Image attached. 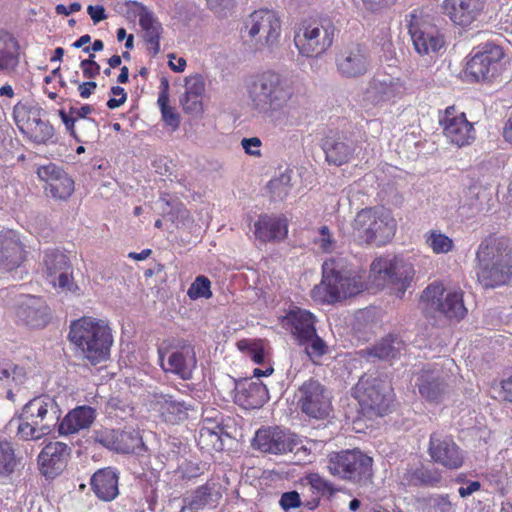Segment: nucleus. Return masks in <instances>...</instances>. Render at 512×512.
<instances>
[{
    "mask_svg": "<svg viewBox=\"0 0 512 512\" xmlns=\"http://www.w3.org/2000/svg\"><path fill=\"white\" fill-rule=\"evenodd\" d=\"M427 451L434 463L448 470H458L465 463L464 450L452 435L441 431L430 434Z\"/></svg>",
    "mask_w": 512,
    "mask_h": 512,
    "instance_id": "dca6fc26",
    "label": "nucleus"
},
{
    "mask_svg": "<svg viewBox=\"0 0 512 512\" xmlns=\"http://www.w3.org/2000/svg\"><path fill=\"white\" fill-rule=\"evenodd\" d=\"M498 393L501 400L512 403V368L501 378Z\"/></svg>",
    "mask_w": 512,
    "mask_h": 512,
    "instance_id": "13d9d810",
    "label": "nucleus"
},
{
    "mask_svg": "<svg viewBox=\"0 0 512 512\" xmlns=\"http://www.w3.org/2000/svg\"><path fill=\"white\" fill-rule=\"evenodd\" d=\"M80 68L83 76L87 79H94L100 74V65L95 60H82Z\"/></svg>",
    "mask_w": 512,
    "mask_h": 512,
    "instance_id": "69168bd1",
    "label": "nucleus"
},
{
    "mask_svg": "<svg viewBox=\"0 0 512 512\" xmlns=\"http://www.w3.org/2000/svg\"><path fill=\"white\" fill-rule=\"evenodd\" d=\"M488 5V0H443L440 7L455 27L469 30L484 18Z\"/></svg>",
    "mask_w": 512,
    "mask_h": 512,
    "instance_id": "2eb2a0df",
    "label": "nucleus"
},
{
    "mask_svg": "<svg viewBox=\"0 0 512 512\" xmlns=\"http://www.w3.org/2000/svg\"><path fill=\"white\" fill-rule=\"evenodd\" d=\"M281 20L277 13L269 9L253 11L244 22L247 37L259 47L273 48L279 44Z\"/></svg>",
    "mask_w": 512,
    "mask_h": 512,
    "instance_id": "4468645a",
    "label": "nucleus"
},
{
    "mask_svg": "<svg viewBox=\"0 0 512 512\" xmlns=\"http://www.w3.org/2000/svg\"><path fill=\"white\" fill-rule=\"evenodd\" d=\"M408 33L415 51L421 55H435L445 45V37L433 23V18L422 9L409 14Z\"/></svg>",
    "mask_w": 512,
    "mask_h": 512,
    "instance_id": "9b49d317",
    "label": "nucleus"
},
{
    "mask_svg": "<svg viewBox=\"0 0 512 512\" xmlns=\"http://www.w3.org/2000/svg\"><path fill=\"white\" fill-rule=\"evenodd\" d=\"M126 7L139 17V25L144 31L148 52L156 56L160 52V38L163 32L161 23L145 5L136 0L126 2Z\"/></svg>",
    "mask_w": 512,
    "mask_h": 512,
    "instance_id": "b1692460",
    "label": "nucleus"
},
{
    "mask_svg": "<svg viewBox=\"0 0 512 512\" xmlns=\"http://www.w3.org/2000/svg\"><path fill=\"white\" fill-rule=\"evenodd\" d=\"M95 410L87 405L77 406L70 410L58 423V433L61 436L76 434L88 429L95 420Z\"/></svg>",
    "mask_w": 512,
    "mask_h": 512,
    "instance_id": "2f4dec72",
    "label": "nucleus"
},
{
    "mask_svg": "<svg viewBox=\"0 0 512 512\" xmlns=\"http://www.w3.org/2000/svg\"><path fill=\"white\" fill-rule=\"evenodd\" d=\"M110 92L115 97H112L107 101L106 105L109 109H116L126 102L127 93L125 92L124 88L120 86H113L111 87Z\"/></svg>",
    "mask_w": 512,
    "mask_h": 512,
    "instance_id": "680f3d73",
    "label": "nucleus"
},
{
    "mask_svg": "<svg viewBox=\"0 0 512 512\" xmlns=\"http://www.w3.org/2000/svg\"><path fill=\"white\" fill-rule=\"evenodd\" d=\"M297 403L304 414L315 419L326 418L331 410L325 387L313 378L306 380L298 388Z\"/></svg>",
    "mask_w": 512,
    "mask_h": 512,
    "instance_id": "6ab92c4d",
    "label": "nucleus"
},
{
    "mask_svg": "<svg viewBox=\"0 0 512 512\" xmlns=\"http://www.w3.org/2000/svg\"><path fill=\"white\" fill-rule=\"evenodd\" d=\"M337 71L346 78H356L367 73L369 54L362 44L347 46L336 57Z\"/></svg>",
    "mask_w": 512,
    "mask_h": 512,
    "instance_id": "393cba45",
    "label": "nucleus"
},
{
    "mask_svg": "<svg viewBox=\"0 0 512 512\" xmlns=\"http://www.w3.org/2000/svg\"><path fill=\"white\" fill-rule=\"evenodd\" d=\"M29 255L19 232L6 229L0 231V270L12 272L20 268Z\"/></svg>",
    "mask_w": 512,
    "mask_h": 512,
    "instance_id": "412c9836",
    "label": "nucleus"
},
{
    "mask_svg": "<svg viewBox=\"0 0 512 512\" xmlns=\"http://www.w3.org/2000/svg\"><path fill=\"white\" fill-rule=\"evenodd\" d=\"M293 96L294 91L287 80L272 70L258 74L249 88L253 107L271 116L283 112Z\"/></svg>",
    "mask_w": 512,
    "mask_h": 512,
    "instance_id": "423d86ee",
    "label": "nucleus"
},
{
    "mask_svg": "<svg viewBox=\"0 0 512 512\" xmlns=\"http://www.w3.org/2000/svg\"><path fill=\"white\" fill-rule=\"evenodd\" d=\"M504 58V50L499 45L489 42L482 44L471 52L466 73L476 82L492 81L504 71Z\"/></svg>",
    "mask_w": 512,
    "mask_h": 512,
    "instance_id": "f8f14e48",
    "label": "nucleus"
},
{
    "mask_svg": "<svg viewBox=\"0 0 512 512\" xmlns=\"http://www.w3.org/2000/svg\"><path fill=\"white\" fill-rule=\"evenodd\" d=\"M237 397V401L245 409L260 408L265 403L264 388L255 384L243 389Z\"/></svg>",
    "mask_w": 512,
    "mask_h": 512,
    "instance_id": "49530a36",
    "label": "nucleus"
},
{
    "mask_svg": "<svg viewBox=\"0 0 512 512\" xmlns=\"http://www.w3.org/2000/svg\"><path fill=\"white\" fill-rule=\"evenodd\" d=\"M336 31L335 23L330 17H311L297 25L293 41L299 55L317 58L332 47Z\"/></svg>",
    "mask_w": 512,
    "mask_h": 512,
    "instance_id": "6e6552de",
    "label": "nucleus"
},
{
    "mask_svg": "<svg viewBox=\"0 0 512 512\" xmlns=\"http://www.w3.org/2000/svg\"><path fill=\"white\" fill-rule=\"evenodd\" d=\"M444 286L440 282H434L428 285L421 295V300L431 308L440 311L445 317L454 320H461L467 314L464 306L463 293L460 290H454L444 295Z\"/></svg>",
    "mask_w": 512,
    "mask_h": 512,
    "instance_id": "f3484780",
    "label": "nucleus"
},
{
    "mask_svg": "<svg viewBox=\"0 0 512 512\" xmlns=\"http://www.w3.org/2000/svg\"><path fill=\"white\" fill-rule=\"evenodd\" d=\"M17 465L14 449L11 443L0 441V474L10 475Z\"/></svg>",
    "mask_w": 512,
    "mask_h": 512,
    "instance_id": "3c124183",
    "label": "nucleus"
},
{
    "mask_svg": "<svg viewBox=\"0 0 512 512\" xmlns=\"http://www.w3.org/2000/svg\"><path fill=\"white\" fill-rule=\"evenodd\" d=\"M10 377L15 382H22V380L25 378L24 369L18 366H13L12 369L0 368V381L7 380Z\"/></svg>",
    "mask_w": 512,
    "mask_h": 512,
    "instance_id": "338daca9",
    "label": "nucleus"
},
{
    "mask_svg": "<svg viewBox=\"0 0 512 512\" xmlns=\"http://www.w3.org/2000/svg\"><path fill=\"white\" fill-rule=\"evenodd\" d=\"M202 97L184 93L181 99L183 110L190 114H200L203 111Z\"/></svg>",
    "mask_w": 512,
    "mask_h": 512,
    "instance_id": "5fc2aeb1",
    "label": "nucleus"
},
{
    "mask_svg": "<svg viewBox=\"0 0 512 512\" xmlns=\"http://www.w3.org/2000/svg\"><path fill=\"white\" fill-rule=\"evenodd\" d=\"M352 234L359 244L382 247L394 238L397 221L393 212L384 206L359 210L352 223Z\"/></svg>",
    "mask_w": 512,
    "mask_h": 512,
    "instance_id": "20e7f679",
    "label": "nucleus"
},
{
    "mask_svg": "<svg viewBox=\"0 0 512 512\" xmlns=\"http://www.w3.org/2000/svg\"><path fill=\"white\" fill-rule=\"evenodd\" d=\"M363 8L372 14H381L392 8L398 0H361Z\"/></svg>",
    "mask_w": 512,
    "mask_h": 512,
    "instance_id": "6e6d98bb",
    "label": "nucleus"
},
{
    "mask_svg": "<svg viewBox=\"0 0 512 512\" xmlns=\"http://www.w3.org/2000/svg\"><path fill=\"white\" fill-rule=\"evenodd\" d=\"M208 7L218 16H226L227 11L233 9L234 0H206Z\"/></svg>",
    "mask_w": 512,
    "mask_h": 512,
    "instance_id": "052dcab7",
    "label": "nucleus"
},
{
    "mask_svg": "<svg viewBox=\"0 0 512 512\" xmlns=\"http://www.w3.org/2000/svg\"><path fill=\"white\" fill-rule=\"evenodd\" d=\"M37 175L45 183L44 190L47 195L55 200H68L74 193V180L54 163L39 167Z\"/></svg>",
    "mask_w": 512,
    "mask_h": 512,
    "instance_id": "4be33fe9",
    "label": "nucleus"
},
{
    "mask_svg": "<svg viewBox=\"0 0 512 512\" xmlns=\"http://www.w3.org/2000/svg\"><path fill=\"white\" fill-rule=\"evenodd\" d=\"M43 265L47 280L57 276V274L65 270H71L69 257L56 249L45 251Z\"/></svg>",
    "mask_w": 512,
    "mask_h": 512,
    "instance_id": "a19ab883",
    "label": "nucleus"
},
{
    "mask_svg": "<svg viewBox=\"0 0 512 512\" xmlns=\"http://www.w3.org/2000/svg\"><path fill=\"white\" fill-rule=\"evenodd\" d=\"M221 499V485L214 480H208L186 494L181 512L186 509L192 512L211 511L219 505Z\"/></svg>",
    "mask_w": 512,
    "mask_h": 512,
    "instance_id": "a878e982",
    "label": "nucleus"
},
{
    "mask_svg": "<svg viewBox=\"0 0 512 512\" xmlns=\"http://www.w3.org/2000/svg\"><path fill=\"white\" fill-rule=\"evenodd\" d=\"M48 281L54 288H58L61 292L75 295L80 294V287L75 283L71 270H65Z\"/></svg>",
    "mask_w": 512,
    "mask_h": 512,
    "instance_id": "8fccbe9b",
    "label": "nucleus"
},
{
    "mask_svg": "<svg viewBox=\"0 0 512 512\" xmlns=\"http://www.w3.org/2000/svg\"><path fill=\"white\" fill-rule=\"evenodd\" d=\"M241 144L247 154L253 156L261 155L259 149L261 146V140L258 137L243 138Z\"/></svg>",
    "mask_w": 512,
    "mask_h": 512,
    "instance_id": "774afa93",
    "label": "nucleus"
},
{
    "mask_svg": "<svg viewBox=\"0 0 512 512\" xmlns=\"http://www.w3.org/2000/svg\"><path fill=\"white\" fill-rule=\"evenodd\" d=\"M90 484L95 496L102 501H112L119 494V474L114 468L97 470L92 475Z\"/></svg>",
    "mask_w": 512,
    "mask_h": 512,
    "instance_id": "7c9ffc66",
    "label": "nucleus"
},
{
    "mask_svg": "<svg viewBox=\"0 0 512 512\" xmlns=\"http://www.w3.org/2000/svg\"><path fill=\"white\" fill-rule=\"evenodd\" d=\"M196 364L197 359L193 348L186 346L169 355L166 371L179 376L183 380H190Z\"/></svg>",
    "mask_w": 512,
    "mask_h": 512,
    "instance_id": "c9c22d12",
    "label": "nucleus"
},
{
    "mask_svg": "<svg viewBox=\"0 0 512 512\" xmlns=\"http://www.w3.org/2000/svg\"><path fill=\"white\" fill-rule=\"evenodd\" d=\"M61 414L60 406L54 398L47 395L34 397L22 408L17 436L27 441L49 435L58 428Z\"/></svg>",
    "mask_w": 512,
    "mask_h": 512,
    "instance_id": "39448f33",
    "label": "nucleus"
},
{
    "mask_svg": "<svg viewBox=\"0 0 512 512\" xmlns=\"http://www.w3.org/2000/svg\"><path fill=\"white\" fill-rule=\"evenodd\" d=\"M69 455L67 444L58 441L48 443L38 455L41 474L47 479H55L66 467Z\"/></svg>",
    "mask_w": 512,
    "mask_h": 512,
    "instance_id": "bb28decb",
    "label": "nucleus"
},
{
    "mask_svg": "<svg viewBox=\"0 0 512 512\" xmlns=\"http://www.w3.org/2000/svg\"><path fill=\"white\" fill-rule=\"evenodd\" d=\"M283 326L289 331L296 344L306 341L317 332L314 315L300 308L292 309L286 314Z\"/></svg>",
    "mask_w": 512,
    "mask_h": 512,
    "instance_id": "cd10ccee",
    "label": "nucleus"
},
{
    "mask_svg": "<svg viewBox=\"0 0 512 512\" xmlns=\"http://www.w3.org/2000/svg\"><path fill=\"white\" fill-rule=\"evenodd\" d=\"M376 44L380 48L379 52L385 60L395 58L396 51L392 41L391 28L385 26L380 30V35L376 37Z\"/></svg>",
    "mask_w": 512,
    "mask_h": 512,
    "instance_id": "864d4df0",
    "label": "nucleus"
},
{
    "mask_svg": "<svg viewBox=\"0 0 512 512\" xmlns=\"http://www.w3.org/2000/svg\"><path fill=\"white\" fill-rule=\"evenodd\" d=\"M324 151L328 163L341 166L353 158L355 147L353 142L335 141L330 145L326 143Z\"/></svg>",
    "mask_w": 512,
    "mask_h": 512,
    "instance_id": "79ce46f5",
    "label": "nucleus"
},
{
    "mask_svg": "<svg viewBox=\"0 0 512 512\" xmlns=\"http://www.w3.org/2000/svg\"><path fill=\"white\" fill-rule=\"evenodd\" d=\"M227 435L222 425L211 423L203 425L199 430L197 444L201 450L208 453L222 451L224 449L223 436Z\"/></svg>",
    "mask_w": 512,
    "mask_h": 512,
    "instance_id": "58836bf2",
    "label": "nucleus"
},
{
    "mask_svg": "<svg viewBox=\"0 0 512 512\" xmlns=\"http://www.w3.org/2000/svg\"><path fill=\"white\" fill-rule=\"evenodd\" d=\"M68 339L92 365L106 361L110 356L113 335L107 320L91 316L73 320Z\"/></svg>",
    "mask_w": 512,
    "mask_h": 512,
    "instance_id": "7ed1b4c3",
    "label": "nucleus"
},
{
    "mask_svg": "<svg viewBox=\"0 0 512 512\" xmlns=\"http://www.w3.org/2000/svg\"><path fill=\"white\" fill-rule=\"evenodd\" d=\"M364 416L384 417L394 410L395 393L392 384L380 375L365 374L360 377L353 389Z\"/></svg>",
    "mask_w": 512,
    "mask_h": 512,
    "instance_id": "0eeeda50",
    "label": "nucleus"
},
{
    "mask_svg": "<svg viewBox=\"0 0 512 512\" xmlns=\"http://www.w3.org/2000/svg\"><path fill=\"white\" fill-rule=\"evenodd\" d=\"M369 287L366 270L352 265L341 256L331 257L322 265V279L311 291L319 303L334 304L354 297Z\"/></svg>",
    "mask_w": 512,
    "mask_h": 512,
    "instance_id": "f257e3e1",
    "label": "nucleus"
},
{
    "mask_svg": "<svg viewBox=\"0 0 512 512\" xmlns=\"http://www.w3.org/2000/svg\"><path fill=\"white\" fill-rule=\"evenodd\" d=\"M21 60V47L13 34L0 30V73L12 75L17 72Z\"/></svg>",
    "mask_w": 512,
    "mask_h": 512,
    "instance_id": "473e14b6",
    "label": "nucleus"
},
{
    "mask_svg": "<svg viewBox=\"0 0 512 512\" xmlns=\"http://www.w3.org/2000/svg\"><path fill=\"white\" fill-rule=\"evenodd\" d=\"M239 351L245 353L256 364H263L265 361V349L261 339H241L236 344Z\"/></svg>",
    "mask_w": 512,
    "mask_h": 512,
    "instance_id": "de8ad7c7",
    "label": "nucleus"
},
{
    "mask_svg": "<svg viewBox=\"0 0 512 512\" xmlns=\"http://www.w3.org/2000/svg\"><path fill=\"white\" fill-rule=\"evenodd\" d=\"M301 444L299 437L288 429L279 426L258 429L252 440V446L269 454H286Z\"/></svg>",
    "mask_w": 512,
    "mask_h": 512,
    "instance_id": "a211bd4d",
    "label": "nucleus"
},
{
    "mask_svg": "<svg viewBox=\"0 0 512 512\" xmlns=\"http://www.w3.org/2000/svg\"><path fill=\"white\" fill-rule=\"evenodd\" d=\"M414 274L413 266L397 256H380L370 265V277L377 285L390 286L399 297L410 287Z\"/></svg>",
    "mask_w": 512,
    "mask_h": 512,
    "instance_id": "9d476101",
    "label": "nucleus"
},
{
    "mask_svg": "<svg viewBox=\"0 0 512 512\" xmlns=\"http://www.w3.org/2000/svg\"><path fill=\"white\" fill-rule=\"evenodd\" d=\"M43 109L33 102H18L13 107V119L20 132L37 144H44L54 136L49 121L42 120Z\"/></svg>",
    "mask_w": 512,
    "mask_h": 512,
    "instance_id": "ddd939ff",
    "label": "nucleus"
},
{
    "mask_svg": "<svg viewBox=\"0 0 512 512\" xmlns=\"http://www.w3.org/2000/svg\"><path fill=\"white\" fill-rule=\"evenodd\" d=\"M187 296L191 300L200 298L209 299L212 297L211 281L204 275H199L192 282L187 290Z\"/></svg>",
    "mask_w": 512,
    "mask_h": 512,
    "instance_id": "603ef678",
    "label": "nucleus"
},
{
    "mask_svg": "<svg viewBox=\"0 0 512 512\" xmlns=\"http://www.w3.org/2000/svg\"><path fill=\"white\" fill-rule=\"evenodd\" d=\"M426 244L435 254H446L453 249V240L437 230H431L425 235Z\"/></svg>",
    "mask_w": 512,
    "mask_h": 512,
    "instance_id": "09e8293b",
    "label": "nucleus"
},
{
    "mask_svg": "<svg viewBox=\"0 0 512 512\" xmlns=\"http://www.w3.org/2000/svg\"><path fill=\"white\" fill-rule=\"evenodd\" d=\"M18 324L29 328H43L50 320V308L41 297L25 295L15 307Z\"/></svg>",
    "mask_w": 512,
    "mask_h": 512,
    "instance_id": "5701e85b",
    "label": "nucleus"
},
{
    "mask_svg": "<svg viewBox=\"0 0 512 512\" xmlns=\"http://www.w3.org/2000/svg\"><path fill=\"white\" fill-rule=\"evenodd\" d=\"M153 409L159 413L161 419L170 424H178L188 418V406L183 401H177L170 395H155Z\"/></svg>",
    "mask_w": 512,
    "mask_h": 512,
    "instance_id": "f704fd0d",
    "label": "nucleus"
},
{
    "mask_svg": "<svg viewBox=\"0 0 512 512\" xmlns=\"http://www.w3.org/2000/svg\"><path fill=\"white\" fill-rule=\"evenodd\" d=\"M442 476L435 468L420 465L406 469L401 477V484L415 487H435L441 482Z\"/></svg>",
    "mask_w": 512,
    "mask_h": 512,
    "instance_id": "e433bc0d",
    "label": "nucleus"
},
{
    "mask_svg": "<svg viewBox=\"0 0 512 512\" xmlns=\"http://www.w3.org/2000/svg\"><path fill=\"white\" fill-rule=\"evenodd\" d=\"M320 238L318 240L319 247L324 252H331L334 249V240L331 236V233L329 231V228L327 226H322L319 229Z\"/></svg>",
    "mask_w": 512,
    "mask_h": 512,
    "instance_id": "0e129e2a",
    "label": "nucleus"
},
{
    "mask_svg": "<svg viewBox=\"0 0 512 512\" xmlns=\"http://www.w3.org/2000/svg\"><path fill=\"white\" fill-rule=\"evenodd\" d=\"M301 504V498L297 491L283 493L279 501V505L284 511L299 508Z\"/></svg>",
    "mask_w": 512,
    "mask_h": 512,
    "instance_id": "bf43d9fd",
    "label": "nucleus"
},
{
    "mask_svg": "<svg viewBox=\"0 0 512 512\" xmlns=\"http://www.w3.org/2000/svg\"><path fill=\"white\" fill-rule=\"evenodd\" d=\"M430 504L434 512H453V505L448 495H437L430 498Z\"/></svg>",
    "mask_w": 512,
    "mask_h": 512,
    "instance_id": "e2e57ef3",
    "label": "nucleus"
},
{
    "mask_svg": "<svg viewBox=\"0 0 512 512\" xmlns=\"http://www.w3.org/2000/svg\"><path fill=\"white\" fill-rule=\"evenodd\" d=\"M287 234L288 221L282 215L261 214L254 223V236L261 243L283 240Z\"/></svg>",
    "mask_w": 512,
    "mask_h": 512,
    "instance_id": "c756f323",
    "label": "nucleus"
},
{
    "mask_svg": "<svg viewBox=\"0 0 512 512\" xmlns=\"http://www.w3.org/2000/svg\"><path fill=\"white\" fill-rule=\"evenodd\" d=\"M307 484L314 494L321 497L332 499L340 491L330 480L321 476L319 473H309L305 477Z\"/></svg>",
    "mask_w": 512,
    "mask_h": 512,
    "instance_id": "a18cd8bd",
    "label": "nucleus"
},
{
    "mask_svg": "<svg viewBox=\"0 0 512 512\" xmlns=\"http://www.w3.org/2000/svg\"><path fill=\"white\" fill-rule=\"evenodd\" d=\"M374 460L359 448L331 452L328 472L341 480L364 486L372 482Z\"/></svg>",
    "mask_w": 512,
    "mask_h": 512,
    "instance_id": "1a4fd4ad",
    "label": "nucleus"
},
{
    "mask_svg": "<svg viewBox=\"0 0 512 512\" xmlns=\"http://www.w3.org/2000/svg\"><path fill=\"white\" fill-rule=\"evenodd\" d=\"M93 107L89 104H85L81 106L80 108L71 107L69 110V113H66L65 110L61 109L59 110V116L62 120V122L65 124L66 129L70 132V134L78 141V142H84L83 139H81L75 131L74 125L75 122L78 119H84L92 113Z\"/></svg>",
    "mask_w": 512,
    "mask_h": 512,
    "instance_id": "c03bdc74",
    "label": "nucleus"
},
{
    "mask_svg": "<svg viewBox=\"0 0 512 512\" xmlns=\"http://www.w3.org/2000/svg\"><path fill=\"white\" fill-rule=\"evenodd\" d=\"M205 92V82L201 75H194L186 78L185 93L195 96H203Z\"/></svg>",
    "mask_w": 512,
    "mask_h": 512,
    "instance_id": "4d7b16f0",
    "label": "nucleus"
},
{
    "mask_svg": "<svg viewBox=\"0 0 512 512\" xmlns=\"http://www.w3.org/2000/svg\"><path fill=\"white\" fill-rule=\"evenodd\" d=\"M443 135L459 148L471 145L476 139L473 123L464 112H458L455 106H448L440 118Z\"/></svg>",
    "mask_w": 512,
    "mask_h": 512,
    "instance_id": "aec40b11",
    "label": "nucleus"
},
{
    "mask_svg": "<svg viewBox=\"0 0 512 512\" xmlns=\"http://www.w3.org/2000/svg\"><path fill=\"white\" fill-rule=\"evenodd\" d=\"M405 87L399 79H373L367 91L368 98L375 104L395 103L402 98Z\"/></svg>",
    "mask_w": 512,
    "mask_h": 512,
    "instance_id": "72a5a7b5",
    "label": "nucleus"
},
{
    "mask_svg": "<svg viewBox=\"0 0 512 512\" xmlns=\"http://www.w3.org/2000/svg\"><path fill=\"white\" fill-rule=\"evenodd\" d=\"M405 349L406 344L399 336L389 334L371 347L368 354L380 360H393L398 358Z\"/></svg>",
    "mask_w": 512,
    "mask_h": 512,
    "instance_id": "ea45409f",
    "label": "nucleus"
},
{
    "mask_svg": "<svg viewBox=\"0 0 512 512\" xmlns=\"http://www.w3.org/2000/svg\"><path fill=\"white\" fill-rule=\"evenodd\" d=\"M477 281L482 287L496 288L512 279V246L504 237L489 236L476 252Z\"/></svg>",
    "mask_w": 512,
    "mask_h": 512,
    "instance_id": "f03ea898",
    "label": "nucleus"
},
{
    "mask_svg": "<svg viewBox=\"0 0 512 512\" xmlns=\"http://www.w3.org/2000/svg\"><path fill=\"white\" fill-rule=\"evenodd\" d=\"M297 345L304 347V353L314 365H320L322 357L329 352V346L317 332L306 341L297 343Z\"/></svg>",
    "mask_w": 512,
    "mask_h": 512,
    "instance_id": "37998d69",
    "label": "nucleus"
},
{
    "mask_svg": "<svg viewBox=\"0 0 512 512\" xmlns=\"http://www.w3.org/2000/svg\"><path fill=\"white\" fill-rule=\"evenodd\" d=\"M414 385L420 396L430 403H440L447 393V384L441 376L432 370L422 369L414 374Z\"/></svg>",
    "mask_w": 512,
    "mask_h": 512,
    "instance_id": "c85d7f7f",
    "label": "nucleus"
},
{
    "mask_svg": "<svg viewBox=\"0 0 512 512\" xmlns=\"http://www.w3.org/2000/svg\"><path fill=\"white\" fill-rule=\"evenodd\" d=\"M107 438L110 449L118 453H135L143 446L140 433L134 429L112 430Z\"/></svg>",
    "mask_w": 512,
    "mask_h": 512,
    "instance_id": "4c0bfd02",
    "label": "nucleus"
}]
</instances>
